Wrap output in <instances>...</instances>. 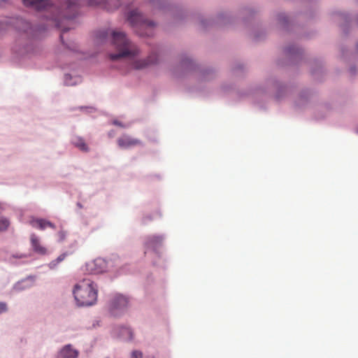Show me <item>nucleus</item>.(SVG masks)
I'll use <instances>...</instances> for the list:
<instances>
[{
	"instance_id": "obj_13",
	"label": "nucleus",
	"mask_w": 358,
	"mask_h": 358,
	"mask_svg": "<svg viewBox=\"0 0 358 358\" xmlns=\"http://www.w3.org/2000/svg\"><path fill=\"white\" fill-rule=\"evenodd\" d=\"M73 144L82 151H88V146L85 141L80 137H76L73 140Z\"/></svg>"
},
{
	"instance_id": "obj_22",
	"label": "nucleus",
	"mask_w": 358,
	"mask_h": 358,
	"mask_svg": "<svg viewBox=\"0 0 358 358\" xmlns=\"http://www.w3.org/2000/svg\"><path fill=\"white\" fill-rule=\"evenodd\" d=\"M24 282H18L17 283L15 286H14V289L16 290V291H20L24 288H25L24 286H22V284Z\"/></svg>"
},
{
	"instance_id": "obj_4",
	"label": "nucleus",
	"mask_w": 358,
	"mask_h": 358,
	"mask_svg": "<svg viewBox=\"0 0 358 358\" xmlns=\"http://www.w3.org/2000/svg\"><path fill=\"white\" fill-rule=\"evenodd\" d=\"M128 21L134 28L135 31L141 36H150L155 26L152 21L147 20L137 10H131L128 15Z\"/></svg>"
},
{
	"instance_id": "obj_23",
	"label": "nucleus",
	"mask_w": 358,
	"mask_h": 358,
	"mask_svg": "<svg viewBox=\"0 0 358 358\" xmlns=\"http://www.w3.org/2000/svg\"><path fill=\"white\" fill-rule=\"evenodd\" d=\"M58 236L60 241H63L66 237V233L64 231H60L58 233Z\"/></svg>"
},
{
	"instance_id": "obj_1",
	"label": "nucleus",
	"mask_w": 358,
	"mask_h": 358,
	"mask_svg": "<svg viewBox=\"0 0 358 358\" xmlns=\"http://www.w3.org/2000/svg\"><path fill=\"white\" fill-rule=\"evenodd\" d=\"M100 42H103L110 38L117 53L110 54V59L116 61L122 58L134 59L138 55L137 47L131 43L124 32L119 31H103L97 35Z\"/></svg>"
},
{
	"instance_id": "obj_2",
	"label": "nucleus",
	"mask_w": 358,
	"mask_h": 358,
	"mask_svg": "<svg viewBox=\"0 0 358 358\" xmlns=\"http://www.w3.org/2000/svg\"><path fill=\"white\" fill-rule=\"evenodd\" d=\"M64 5L59 8H56L57 15H52L51 19L53 21H59V18L70 19L76 16L77 13L78 4L81 3L83 0H66ZM23 4L28 8L41 10L43 9H50L53 10L55 9V3L52 0H22Z\"/></svg>"
},
{
	"instance_id": "obj_17",
	"label": "nucleus",
	"mask_w": 358,
	"mask_h": 358,
	"mask_svg": "<svg viewBox=\"0 0 358 358\" xmlns=\"http://www.w3.org/2000/svg\"><path fill=\"white\" fill-rule=\"evenodd\" d=\"M66 256H67L66 253H63V254L60 255L56 259L52 260L49 264V267L50 268H55L59 263L62 262L66 258Z\"/></svg>"
},
{
	"instance_id": "obj_25",
	"label": "nucleus",
	"mask_w": 358,
	"mask_h": 358,
	"mask_svg": "<svg viewBox=\"0 0 358 358\" xmlns=\"http://www.w3.org/2000/svg\"><path fill=\"white\" fill-rule=\"evenodd\" d=\"M113 124L120 127H122V124L119 122L118 121H114Z\"/></svg>"
},
{
	"instance_id": "obj_27",
	"label": "nucleus",
	"mask_w": 358,
	"mask_h": 358,
	"mask_svg": "<svg viewBox=\"0 0 358 358\" xmlns=\"http://www.w3.org/2000/svg\"><path fill=\"white\" fill-rule=\"evenodd\" d=\"M3 208V204L1 203H0V210H2Z\"/></svg>"
},
{
	"instance_id": "obj_11",
	"label": "nucleus",
	"mask_w": 358,
	"mask_h": 358,
	"mask_svg": "<svg viewBox=\"0 0 358 358\" xmlns=\"http://www.w3.org/2000/svg\"><path fill=\"white\" fill-rule=\"evenodd\" d=\"M30 241L33 250L35 252L42 255L46 254V248L41 245L39 239L35 234H32L31 236Z\"/></svg>"
},
{
	"instance_id": "obj_9",
	"label": "nucleus",
	"mask_w": 358,
	"mask_h": 358,
	"mask_svg": "<svg viewBox=\"0 0 358 358\" xmlns=\"http://www.w3.org/2000/svg\"><path fill=\"white\" fill-rule=\"evenodd\" d=\"M78 356V351L73 349L70 344L66 345L59 352L57 358H77Z\"/></svg>"
},
{
	"instance_id": "obj_3",
	"label": "nucleus",
	"mask_w": 358,
	"mask_h": 358,
	"mask_svg": "<svg viewBox=\"0 0 358 358\" xmlns=\"http://www.w3.org/2000/svg\"><path fill=\"white\" fill-rule=\"evenodd\" d=\"M73 293L78 306H90L96 303L98 290L92 280L83 279L75 285Z\"/></svg>"
},
{
	"instance_id": "obj_18",
	"label": "nucleus",
	"mask_w": 358,
	"mask_h": 358,
	"mask_svg": "<svg viewBox=\"0 0 358 358\" xmlns=\"http://www.w3.org/2000/svg\"><path fill=\"white\" fill-rule=\"evenodd\" d=\"M66 256H67L66 253H63V254L60 255L56 259L52 260L49 264V267L50 268H55L59 263L62 262L66 258Z\"/></svg>"
},
{
	"instance_id": "obj_19",
	"label": "nucleus",
	"mask_w": 358,
	"mask_h": 358,
	"mask_svg": "<svg viewBox=\"0 0 358 358\" xmlns=\"http://www.w3.org/2000/svg\"><path fill=\"white\" fill-rule=\"evenodd\" d=\"M87 3L90 6L101 5L106 2V0H86Z\"/></svg>"
},
{
	"instance_id": "obj_24",
	"label": "nucleus",
	"mask_w": 358,
	"mask_h": 358,
	"mask_svg": "<svg viewBox=\"0 0 358 358\" xmlns=\"http://www.w3.org/2000/svg\"><path fill=\"white\" fill-rule=\"evenodd\" d=\"M13 257H16V258H24L27 256L25 255H13Z\"/></svg>"
},
{
	"instance_id": "obj_6",
	"label": "nucleus",
	"mask_w": 358,
	"mask_h": 358,
	"mask_svg": "<svg viewBox=\"0 0 358 358\" xmlns=\"http://www.w3.org/2000/svg\"><path fill=\"white\" fill-rule=\"evenodd\" d=\"M117 143L120 148L126 149L140 145L142 144V142L141 140L132 138L128 134H123L117 138Z\"/></svg>"
},
{
	"instance_id": "obj_28",
	"label": "nucleus",
	"mask_w": 358,
	"mask_h": 358,
	"mask_svg": "<svg viewBox=\"0 0 358 358\" xmlns=\"http://www.w3.org/2000/svg\"><path fill=\"white\" fill-rule=\"evenodd\" d=\"M357 50H358V43H357Z\"/></svg>"
},
{
	"instance_id": "obj_15",
	"label": "nucleus",
	"mask_w": 358,
	"mask_h": 358,
	"mask_svg": "<svg viewBox=\"0 0 358 358\" xmlns=\"http://www.w3.org/2000/svg\"><path fill=\"white\" fill-rule=\"evenodd\" d=\"M120 335L125 340H131L133 338V332L129 327L122 328Z\"/></svg>"
},
{
	"instance_id": "obj_5",
	"label": "nucleus",
	"mask_w": 358,
	"mask_h": 358,
	"mask_svg": "<svg viewBox=\"0 0 358 358\" xmlns=\"http://www.w3.org/2000/svg\"><path fill=\"white\" fill-rule=\"evenodd\" d=\"M128 304V299L123 295L116 294L110 305V311L115 315L116 311L124 309Z\"/></svg>"
},
{
	"instance_id": "obj_20",
	"label": "nucleus",
	"mask_w": 358,
	"mask_h": 358,
	"mask_svg": "<svg viewBox=\"0 0 358 358\" xmlns=\"http://www.w3.org/2000/svg\"><path fill=\"white\" fill-rule=\"evenodd\" d=\"M7 311V304L4 302H0V314Z\"/></svg>"
},
{
	"instance_id": "obj_21",
	"label": "nucleus",
	"mask_w": 358,
	"mask_h": 358,
	"mask_svg": "<svg viewBox=\"0 0 358 358\" xmlns=\"http://www.w3.org/2000/svg\"><path fill=\"white\" fill-rule=\"evenodd\" d=\"M131 358H143V355L141 352L134 351L132 352Z\"/></svg>"
},
{
	"instance_id": "obj_14",
	"label": "nucleus",
	"mask_w": 358,
	"mask_h": 358,
	"mask_svg": "<svg viewBox=\"0 0 358 358\" xmlns=\"http://www.w3.org/2000/svg\"><path fill=\"white\" fill-rule=\"evenodd\" d=\"M15 26L17 29L24 32H28V30L31 28L29 22L24 20L23 19H17Z\"/></svg>"
},
{
	"instance_id": "obj_12",
	"label": "nucleus",
	"mask_w": 358,
	"mask_h": 358,
	"mask_svg": "<svg viewBox=\"0 0 358 358\" xmlns=\"http://www.w3.org/2000/svg\"><path fill=\"white\" fill-rule=\"evenodd\" d=\"M31 224L33 227L41 230H44L48 227L52 229H55V225L54 224L43 219H36L32 220L31 222Z\"/></svg>"
},
{
	"instance_id": "obj_16",
	"label": "nucleus",
	"mask_w": 358,
	"mask_h": 358,
	"mask_svg": "<svg viewBox=\"0 0 358 358\" xmlns=\"http://www.w3.org/2000/svg\"><path fill=\"white\" fill-rule=\"evenodd\" d=\"M9 226V220L4 217H0V233L6 231Z\"/></svg>"
},
{
	"instance_id": "obj_10",
	"label": "nucleus",
	"mask_w": 358,
	"mask_h": 358,
	"mask_svg": "<svg viewBox=\"0 0 358 358\" xmlns=\"http://www.w3.org/2000/svg\"><path fill=\"white\" fill-rule=\"evenodd\" d=\"M162 241V236H151L147 238L145 244L148 248L155 250L157 248L161 246Z\"/></svg>"
},
{
	"instance_id": "obj_7",
	"label": "nucleus",
	"mask_w": 358,
	"mask_h": 358,
	"mask_svg": "<svg viewBox=\"0 0 358 358\" xmlns=\"http://www.w3.org/2000/svg\"><path fill=\"white\" fill-rule=\"evenodd\" d=\"M87 267L93 274H99L106 270V262L103 259L97 258L93 262L87 264Z\"/></svg>"
},
{
	"instance_id": "obj_26",
	"label": "nucleus",
	"mask_w": 358,
	"mask_h": 358,
	"mask_svg": "<svg viewBox=\"0 0 358 358\" xmlns=\"http://www.w3.org/2000/svg\"><path fill=\"white\" fill-rule=\"evenodd\" d=\"M69 75H66V83L67 84H69V83H68V81H67V79H68V78H69Z\"/></svg>"
},
{
	"instance_id": "obj_8",
	"label": "nucleus",
	"mask_w": 358,
	"mask_h": 358,
	"mask_svg": "<svg viewBox=\"0 0 358 358\" xmlns=\"http://www.w3.org/2000/svg\"><path fill=\"white\" fill-rule=\"evenodd\" d=\"M157 62V56L156 55H151L146 59L134 60L132 66L136 69H142Z\"/></svg>"
}]
</instances>
